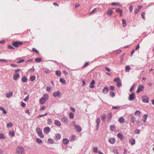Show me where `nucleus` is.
I'll return each mask as SVG.
<instances>
[{
    "mask_svg": "<svg viewBox=\"0 0 154 154\" xmlns=\"http://www.w3.org/2000/svg\"><path fill=\"white\" fill-rule=\"evenodd\" d=\"M76 137V136L75 135L73 134L72 136L71 137V141H74L75 140Z\"/></svg>",
    "mask_w": 154,
    "mask_h": 154,
    "instance_id": "nucleus-37",
    "label": "nucleus"
},
{
    "mask_svg": "<svg viewBox=\"0 0 154 154\" xmlns=\"http://www.w3.org/2000/svg\"><path fill=\"white\" fill-rule=\"evenodd\" d=\"M13 126V124L11 122H10L7 124L6 127L8 128L11 127Z\"/></svg>",
    "mask_w": 154,
    "mask_h": 154,
    "instance_id": "nucleus-34",
    "label": "nucleus"
},
{
    "mask_svg": "<svg viewBox=\"0 0 154 154\" xmlns=\"http://www.w3.org/2000/svg\"><path fill=\"white\" fill-rule=\"evenodd\" d=\"M116 127L113 125H111L110 126V129L111 131H113L115 129Z\"/></svg>",
    "mask_w": 154,
    "mask_h": 154,
    "instance_id": "nucleus-36",
    "label": "nucleus"
},
{
    "mask_svg": "<svg viewBox=\"0 0 154 154\" xmlns=\"http://www.w3.org/2000/svg\"><path fill=\"white\" fill-rule=\"evenodd\" d=\"M142 7L141 6H139L137 7V8H136L135 11V14H137L141 9Z\"/></svg>",
    "mask_w": 154,
    "mask_h": 154,
    "instance_id": "nucleus-11",
    "label": "nucleus"
},
{
    "mask_svg": "<svg viewBox=\"0 0 154 154\" xmlns=\"http://www.w3.org/2000/svg\"><path fill=\"white\" fill-rule=\"evenodd\" d=\"M60 82L63 84H65L66 83V80L63 78H60Z\"/></svg>",
    "mask_w": 154,
    "mask_h": 154,
    "instance_id": "nucleus-30",
    "label": "nucleus"
},
{
    "mask_svg": "<svg viewBox=\"0 0 154 154\" xmlns=\"http://www.w3.org/2000/svg\"><path fill=\"white\" fill-rule=\"evenodd\" d=\"M29 95L28 94L26 97L24 98V101H26L29 99Z\"/></svg>",
    "mask_w": 154,
    "mask_h": 154,
    "instance_id": "nucleus-54",
    "label": "nucleus"
},
{
    "mask_svg": "<svg viewBox=\"0 0 154 154\" xmlns=\"http://www.w3.org/2000/svg\"><path fill=\"white\" fill-rule=\"evenodd\" d=\"M48 141L49 142L51 143H54V141L51 138H49L48 140Z\"/></svg>",
    "mask_w": 154,
    "mask_h": 154,
    "instance_id": "nucleus-44",
    "label": "nucleus"
},
{
    "mask_svg": "<svg viewBox=\"0 0 154 154\" xmlns=\"http://www.w3.org/2000/svg\"><path fill=\"white\" fill-rule=\"evenodd\" d=\"M61 137V135L60 134H56V137L57 140L60 139V138Z\"/></svg>",
    "mask_w": 154,
    "mask_h": 154,
    "instance_id": "nucleus-33",
    "label": "nucleus"
},
{
    "mask_svg": "<svg viewBox=\"0 0 154 154\" xmlns=\"http://www.w3.org/2000/svg\"><path fill=\"white\" fill-rule=\"evenodd\" d=\"M115 82H117V86L118 87H120L122 86V82L119 78H117L114 80Z\"/></svg>",
    "mask_w": 154,
    "mask_h": 154,
    "instance_id": "nucleus-6",
    "label": "nucleus"
},
{
    "mask_svg": "<svg viewBox=\"0 0 154 154\" xmlns=\"http://www.w3.org/2000/svg\"><path fill=\"white\" fill-rule=\"evenodd\" d=\"M72 123L73 124L74 128L76 131L79 132L82 131V128L79 125H76L75 121L72 122Z\"/></svg>",
    "mask_w": 154,
    "mask_h": 154,
    "instance_id": "nucleus-3",
    "label": "nucleus"
},
{
    "mask_svg": "<svg viewBox=\"0 0 154 154\" xmlns=\"http://www.w3.org/2000/svg\"><path fill=\"white\" fill-rule=\"evenodd\" d=\"M110 95L112 96V97H113L115 96V93L111 91L110 92Z\"/></svg>",
    "mask_w": 154,
    "mask_h": 154,
    "instance_id": "nucleus-52",
    "label": "nucleus"
},
{
    "mask_svg": "<svg viewBox=\"0 0 154 154\" xmlns=\"http://www.w3.org/2000/svg\"><path fill=\"white\" fill-rule=\"evenodd\" d=\"M112 114L111 113H109L107 116L108 121L110 120L112 118Z\"/></svg>",
    "mask_w": 154,
    "mask_h": 154,
    "instance_id": "nucleus-25",
    "label": "nucleus"
},
{
    "mask_svg": "<svg viewBox=\"0 0 154 154\" xmlns=\"http://www.w3.org/2000/svg\"><path fill=\"white\" fill-rule=\"evenodd\" d=\"M118 137L121 140H123L124 139V136L123 135L120 133L118 134L117 135Z\"/></svg>",
    "mask_w": 154,
    "mask_h": 154,
    "instance_id": "nucleus-21",
    "label": "nucleus"
},
{
    "mask_svg": "<svg viewBox=\"0 0 154 154\" xmlns=\"http://www.w3.org/2000/svg\"><path fill=\"white\" fill-rule=\"evenodd\" d=\"M69 116L71 119H73L74 117V115L73 113L70 112L69 114Z\"/></svg>",
    "mask_w": 154,
    "mask_h": 154,
    "instance_id": "nucleus-40",
    "label": "nucleus"
},
{
    "mask_svg": "<svg viewBox=\"0 0 154 154\" xmlns=\"http://www.w3.org/2000/svg\"><path fill=\"white\" fill-rule=\"evenodd\" d=\"M54 124L58 126H60L61 125L60 122L58 120H55L54 121Z\"/></svg>",
    "mask_w": 154,
    "mask_h": 154,
    "instance_id": "nucleus-17",
    "label": "nucleus"
},
{
    "mask_svg": "<svg viewBox=\"0 0 154 154\" xmlns=\"http://www.w3.org/2000/svg\"><path fill=\"white\" fill-rule=\"evenodd\" d=\"M144 90V87L143 85H140L139 86L138 89L137 91V93H139L140 92L143 91Z\"/></svg>",
    "mask_w": 154,
    "mask_h": 154,
    "instance_id": "nucleus-7",
    "label": "nucleus"
},
{
    "mask_svg": "<svg viewBox=\"0 0 154 154\" xmlns=\"http://www.w3.org/2000/svg\"><path fill=\"white\" fill-rule=\"evenodd\" d=\"M109 141L111 144H114L116 142V139L114 138H111L109 139Z\"/></svg>",
    "mask_w": 154,
    "mask_h": 154,
    "instance_id": "nucleus-13",
    "label": "nucleus"
},
{
    "mask_svg": "<svg viewBox=\"0 0 154 154\" xmlns=\"http://www.w3.org/2000/svg\"><path fill=\"white\" fill-rule=\"evenodd\" d=\"M140 112L139 111H136L135 112V116L139 115L140 114Z\"/></svg>",
    "mask_w": 154,
    "mask_h": 154,
    "instance_id": "nucleus-48",
    "label": "nucleus"
},
{
    "mask_svg": "<svg viewBox=\"0 0 154 154\" xmlns=\"http://www.w3.org/2000/svg\"><path fill=\"white\" fill-rule=\"evenodd\" d=\"M10 134L13 137H14V133L12 131H10Z\"/></svg>",
    "mask_w": 154,
    "mask_h": 154,
    "instance_id": "nucleus-59",
    "label": "nucleus"
},
{
    "mask_svg": "<svg viewBox=\"0 0 154 154\" xmlns=\"http://www.w3.org/2000/svg\"><path fill=\"white\" fill-rule=\"evenodd\" d=\"M26 112L29 115H30V113L28 109H27L26 110Z\"/></svg>",
    "mask_w": 154,
    "mask_h": 154,
    "instance_id": "nucleus-63",
    "label": "nucleus"
},
{
    "mask_svg": "<svg viewBox=\"0 0 154 154\" xmlns=\"http://www.w3.org/2000/svg\"><path fill=\"white\" fill-rule=\"evenodd\" d=\"M48 123L49 125H51L52 123V121L51 119L50 118H48L47 119Z\"/></svg>",
    "mask_w": 154,
    "mask_h": 154,
    "instance_id": "nucleus-50",
    "label": "nucleus"
},
{
    "mask_svg": "<svg viewBox=\"0 0 154 154\" xmlns=\"http://www.w3.org/2000/svg\"><path fill=\"white\" fill-rule=\"evenodd\" d=\"M136 133V134H138L140 132V130L139 129H136L135 131Z\"/></svg>",
    "mask_w": 154,
    "mask_h": 154,
    "instance_id": "nucleus-60",
    "label": "nucleus"
},
{
    "mask_svg": "<svg viewBox=\"0 0 154 154\" xmlns=\"http://www.w3.org/2000/svg\"><path fill=\"white\" fill-rule=\"evenodd\" d=\"M142 101L144 103H148L149 102V98L146 96H144L142 97Z\"/></svg>",
    "mask_w": 154,
    "mask_h": 154,
    "instance_id": "nucleus-9",
    "label": "nucleus"
},
{
    "mask_svg": "<svg viewBox=\"0 0 154 154\" xmlns=\"http://www.w3.org/2000/svg\"><path fill=\"white\" fill-rule=\"evenodd\" d=\"M61 72L60 71L58 70V71H56V75H57L58 76L60 77L61 76Z\"/></svg>",
    "mask_w": 154,
    "mask_h": 154,
    "instance_id": "nucleus-32",
    "label": "nucleus"
},
{
    "mask_svg": "<svg viewBox=\"0 0 154 154\" xmlns=\"http://www.w3.org/2000/svg\"><path fill=\"white\" fill-rule=\"evenodd\" d=\"M113 12L109 8L108 9L106 14L108 15H112L113 14Z\"/></svg>",
    "mask_w": 154,
    "mask_h": 154,
    "instance_id": "nucleus-19",
    "label": "nucleus"
},
{
    "mask_svg": "<svg viewBox=\"0 0 154 154\" xmlns=\"http://www.w3.org/2000/svg\"><path fill=\"white\" fill-rule=\"evenodd\" d=\"M95 82L94 80H93L92 81L90 84V88H93L94 87V85L95 84Z\"/></svg>",
    "mask_w": 154,
    "mask_h": 154,
    "instance_id": "nucleus-23",
    "label": "nucleus"
},
{
    "mask_svg": "<svg viewBox=\"0 0 154 154\" xmlns=\"http://www.w3.org/2000/svg\"><path fill=\"white\" fill-rule=\"evenodd\" d=\"M96 122L97 123V127L98 128L100 122V119L99 118H98L97 119Z\"/></svg>",
    "mask_w": 154,
    "mask_h": 154,
    "instance_id": "nucleus-27",
    "label": "nucleus"
},
{
    "mask_svg": "<svg viewBox=\"0 0 154 154\" xmlns=\"http://www.w3.org/2000/svg\"><path fill=\"white\" fill-rule=\"evenodd\" d=\"M48 114V113H45V114L44 115H38V116L37 117L38 118H40L41 117H43L44 116H46Z\"/></svg>",
    "mask_w": 154,
    "mask_h": 154,
    "instance_id": "nucleus-43",
    "label": "nucleus"
},
{
    "mask_svg": "<svg viewBox=\"0 0 154 154\" xmlns=\"http://www.w3.org/2000/svg\"><path fill=\"white\" fill-rule=\"evenodd\" d=\"M53 95L54 97L60 96V91H57L53 93Z\"/></svg>",
    "mask_w": 154,
    "mask_h": 154,
    "instance_id": "nucleus-10",
    "label": "nucleus"
},
{
    "mask_svg": "<svg viewBox=\"0 0 154 154\" xmlns=\"http://www.w3.org/2000/svg\"><path fill=\"white\" fill-rule=\"evenodd\" d=\"M108 88L107 87H105L103 89V93L106 94L108 92Z\"/></svg>",
    "mask_w": 154,
    "mask_h": 154,
    "instance_id": "nucleus-20",
    "label": "nucleus"
},
{
    "mask_svg": "<svg viewBox=\"0 0 154 154\" xmlns=\"http://www.w3.org/2000/svg\"><path fill=\"white\" fill-rule=\"evenodd\" d=\"M129 142L131 145H133L135 144L136 141L134 139L131 138L129 140Z\"/></svg>",
    "mask_w": 154,
    "mask_h": 154,
    "instance_id": "nucleus-16",
    "label": "nucleus"
},
{
    "mask_svg": "<svg viewBox=\"0 0 154 154\" xmlns=\"http://www.w3.org/2000/svg\"><path fill=\"white\" fill-rule=\"evenodd\" d=\"M23 44V42H13L12 43V45L16 47H18Z\"/></svg>",
    "mask_w": 154,
    "mask_h": 154,
    "instance_id": "nucleus-5",
    "label": "nucleus"
},
{
    "mask_svg": "<svg viewBox=\"0 0 154 154\" xmlns=\"http://www.w3.org/2000/svg\"><path fill=\"white\" fill-rule=\"evenodd\" d=\"M49 98V95L47 94H45L44 96L42 97L40 99L39 102L41 104H44L46 101Z\"/></svg>",
    "mask_w": 154,
    "mask_h": 154,
    "instance_id": "nucleus-1",
    "label": "nucleus"
},
{
    "mask_svg": "<svg viewBox=\"0 0 154 154\" xmlns=\"http://www.w3.org/2000/svg\"><path fill=\"white\" fill-rule=\"evenodd\" d=\"M0 110L2 111V113L4 114H7V112L2 107H0Z\"/></svg>",
    "mask_w": 154,
    "mask_h": 154,
    "instance_id": "nucleus-26",
    "label": "nucleus"
},
{
    "mask_svg": "<svg viewBox=\"0 0 154 154\" xmlns=\"http://www.w3.org/2000/svg\"><path fill=\"white\" fill-rule=\"evenodd\" d=\"M13 94V92H10L6 94V96L7 97L9 98L12 96Z\"/></svg>",
    "mask_w": 154,
    "mask_h": 154,
    "instance_id": "nucleus-22",
    "label": "nucleus"
},
{
    "mask_svg": "<svg viewBox=\"0 0 154 154\" xmlns=\"http://www.w3.org/2000/svg\"><path fill=\"white\" fill-rule=\"evenodd\" d=\"M45 106H41L40 108V110L41 111L43 110H44L45 109Z\"/></svg>",
    "mask_w": 154,
    "mask_h": 154,
    "instance_id": "nucleus-56",
    "label": "nucleus"
},
{
    "mask_svg": "<svg viewBox=\"0 0 154 154\" xmlns=\"http://www.w3.org/2000/svg\"><path fill=\"white\" fill-rule=\"evenodd\" d=\"M125 69L126 70L129 72V70L131 69V67L128 66H127L125 67Z\"/></svg>",
    "mask_w": 154,
    "mask_h": 154,
    "instance_id": "nucleus-47",
    "label": "nucleus"
},
{
    "mask_svg": "<svg viewBox=\"0 0 154 154\" xmlns=\"http://www.w3.org/2000/svg\"><path fill=\"white\" fill-rule=\"evenodd\" d=\"M20 76V74L19 73H16L13 75V79L15 81H17Z\"/></svg>",
    "mask_w": 154,
    "mask_h": 154,
    "instance_id": "nucleus-8",
    "label": "nucleus"
},
{
    "mask_svg": "<svg viewBox=\"0 0 154 154\" xmlns=\"http://www.w3.org/2000/svg\"><path fill=\"white\" fill-rule=\"evenodd\" d=\"M134 94L135 93H132L129 96V100H132L134 99Z\"/></svg>",
    "mask_w": 154,
    "mask_h": 154,
    "instance_id": "nucleus-15",
    "label": "nucleus"
},
{
    "mask_svg": "<svg viewBox=\"0 0 154 154\" xmlns=\"http://www.w3.org/2000/svg\"><path fill=\"white\" fill-rule=\"evenodd\" d=\"M21 79L22 82H26L27 81V79L25 76H23Z\"/></svg>",
    "mask_w": 154,
    "mask_h": 154,
    "instance_id": "nucleus-28",
    "label": "nucleus"
},
{
    "mask_svg": "<svg viewBox=\"0 0 154 154\" xmlns=\"http://www.w3.org/2000/svg\"><path fill=\"white\" fill-rule=\"evenodd\" d=\"M110 89L111 90H114V87L112 85L110 87Z\"/></svg>",
    "mask_w": 154,
    "mask_h": 154,
    "instance_id": "nucleus-62",
    "label": "nucleus"
},
{
    "mask_svg": "<svg viewBox=\"0 0 154 154\" xmlns=\"http://www.w3.org/2000/svg\"><path fill=\"white\" fill-rule=\"evenodd\" d=\"M119 122L122 123L125 122V119L122 117H121L119 119Z\"/></svg>",
    "mask_w": 154,
    "mask_h": 154,
    "instance_id": "nucleus-24",
    "label": "nucleus"
},
{
    "mask_svg": "<svg viewBox=\"0 0 154 154\" xmlns=\"http://www.w3.org/2000/svg\"><path fill=\"white\" fill-rule=\"evenodd\" d=\"M120 108V107L119 106H113L112 107V109H119Z\"/></svg>",
    "mask_w": 154,
    "mask_h": 154,
    "instance_id": "nucleus-57",
    "label": "nucleus"
},
{
    "mask_svg": "<svg viewBox=\"0 0 154 154\" xmlns=\"http://www.w3.org/2000/svg\"><path fill=\"white\" fill-rule=\"evenodd\" d=\"M97 9L96 8H94V9H93L92 11L91 12V13L90 14V15H91L92 14H93L95 12H96L97 11Z\"/></svg>",
    "mask_w": 154,
    "mask_h": 154,
    "instance_id": "nucleus-45",
    "label": "nucleus"
},
{
    "mask_svg": "<svg viewBox=\"0 0 154 154\" xmlns=\"http://www.w3.org/2000/svg\"><path fill=\"white\" fill-rule=\"evenodd\" d=\"M1 61H2L4 63H6L7 62L8 60L4 59H0V62Z\"/></svg>",
    "mask_w": 154,
    "mask_h": 154,
    "instance_id": "nucleus-55",
    "label": "nucleus"
},
{
    "mask_svg": "<svg viewBox=\"0 0 154 154\" xmlns=\"http://www.w3.org/2000/svg\"><path fill=\"white\" fill-rule=\"evenodd\" d=\"M50 131V128L49 127H45L44 129V132L48 133Z\"/></svg>",
    "mask_w": 154,
    "mask_h": 154,
    "instance_id": "nucleus-12",
    "label": "nucleus"
},
{
    "mask_svg": "<svg viewBox=\"0 0 154 154\" xmlns=\"http://www.w3.org/2000/svg\"><path fill=\"white\" fill-rule=\"evenodd\" d=\"M10 66H12L14 67H17V66L16 65V64H10Z\"/></svg>",
    "mask_w": 154,
    "mask_h": 154,
    "instance_id": "nucleus-58",
    "label": "nucleus"
},
{
    "mask_svg": "<svg viewBox=\"0 0 154 154\" xmlns=\"http://www.w3.org/2000/svg\"><path fill=\"white\" fill-rule=\"evenodd\" d=\"M46 89L47 91H50V90L51 89V88L50 87H47L46 88Z\"/></svg>",
    "mask_w": 154,
    "mask_h": 154,
    "instance_id": "nucleus-64",
    "label": "nucleus"
},
{
    "mask_svg": "<svg viewBox=\"0 0 154 154\" xmlns=\"http://www.w3.org/2000/svg\"><path fill=\"white\" fill-rule=\"evenodd\" d=\"M116 12L118 13H120L122 12V11L119 8L116 9Z\"/></svg>",
    "mask_w": 154,
    "mask_h": 154,
    "instance_id": "nucleus-51",
    "label": "nucleus"
},
{
    "mask_svg": "<svg viewBox=\"0 0 154 154\" xmlns=\"http://www.w3.org/2000/svg\"><path fill=\"white\" fill-rule=\"evenodd\" d=\"M36 141L39 144L42 143V140L38 138L36 139Z\"/></svg>",
    "mask_w": 154,
    "mask_h": 154,
    "instance_id": "nucleus-35",
    "label": "nucleus"
},
{
    "mask_svg": "<svg viewBox=\"0 0 154 154\" xmlns=\"http://www.w3.org/2000/svg\"><path fill=\"white\" fill-rule=\"evenodd\" d=\"M36 130L37 133L41 138H42L44 137V135L42 133V130L40 128H37Z\"/></svg>",
    "mask_w": 154,
    "mask_h": 154,
    "instance_id": "nucleus-4",
    "label": "nucleus"
},
{
    "mask_svg": "<svg viewBox=\"0 0 154 154\" xmlns=\"http://www.w3.org/2000/svg\"><path fill=\"white\" fill-rule=\"evenodd\" d=\"M133 6H132L131 5L129 7V9L130 11L131 12H132L133 10Z\"/></svg>",
    "mask_w": 154,
    "mask_h": 154,
    "instance_id": "nucleus-53",
    "label": "nucleus"
},
{
    "mask_svg": "<svg viewBox=\"0 0 154 154\" xmlns=\"http://www.w3.org/2000/svg\"><path fill=\"white\" fill-rule=\"evenodd\" d=\"M69 142V140L66 138H64L63 140V143L64 144H68Z\"/></svg>",
    "mask_w": 154,
    "mask_h": 154,
    "instance_id": "nucleus-18",
    "label": "nucleus"
},
{
    "mask_svg": "<svg viewBox=\"0 0 154 154\" xmlns=\"http://www.w3.org/2000/svg\"><path fill=\"white\" fill-rule=\"evenodd\" d=\"M5 138V137L3 134L2 133H0V139H4Z\"/></svg>",
    "mask_w": 154,
    "mask_h": 154,
    "instance_id": "nucleus-41",
    "label": "nucleus"
},
{
    "mask_svg": "<svg viewBox=\"0 0 154 154\" xmlns=\"http://www.w3.org/2000/svg\"><path fill=\"white\" fill-rule=\"evenodd\" d=\"M111 151L114 153L116 154H119L118 151L116 149H112Z\"/></svg>",
    "mask_w": 154,
    "mask_h": 154,
    "instance_id": "nucleus-31",
    "label": "nucleus"
},
{
    "mask_svg": "<svg viewBox=\"0 0 154 154\" xmlns=\"http://www.w3.org/2000/svg\"><path fill=\"white\" fill-rule=\"evenodd\" d=\"M148 117V115L146 114H145L143 116V117L144 118V119L143 120L144 122H145L146 121L147 118Z\"/></svg>",
    "mask_w": 154,
    "mask_h": 154,
    "instance_id": "nucleus-49",
    "label": "nucleus"
},
{
    "mask_svg": "<svg viewBox=\"0 0 154 154\" xmlns=\"http://www.w3.org/2000/svg\"><path fill=\"white\" fill-rule=\"evenodd\" d=\"M122 25L123 27H125L126 26V20L124 19H122Z\"/></svg>",
    "mask_w": 154,
    "mask_h": 154,
    "instance_id": "nucleus-29",
    "label": "nucleus"
},
{
    "mask_svg": "<svg viewBox=\"0 0 154 154\" xmlns=\"http://www.w3.org/2000/svg\"><path fill=\"white\" fill-rule=\"evenodd\" d=\"M106 118V115L103 114L102 116L101 119L103 122L105 121V119Z\"/></svg>",
    "mask_w": 154,
    "mask_h": 154,
    "instance_id": "nucleus-42",
    "label": "nucleus"
},
{
    "mask_svg": "<svg viewBox=\"0 0 154 154\" xmlns=\"http://www.w3.org/2000/svg\"><path fill=\"white\" fill-rule=\"evenodd\" d=\"M93 152L95 153H97L98 152V149L97 147L93 148Z\"/></svg>",
    "mask_w": 154,
    "mask_h": 154,
    "instance_id": "nucleus-46",
    "label": "nucleus"
},
{
    "mask_svg": "<svg viewBox=\"0 0 154 154\" xmlns=\"http://www.w3.org/2000/svg\"><path fill=\"white\" fill-rule=\"evenodd\" d=\"M16 152L18 154H24V149L22 146H18L16 148Z\"/></svg>",
    "mask_w": 154,
    "mask_h": 154,
    "instance_id": "nucleus-2",
    "label": "nucleus"
},
{
    "mask_svg": "<svg viewBox=\"0 0 154 154\" xmlns=\"http://www.w3.org/2000/svg\"><path fill=\"white\" fill-rule=\"evenodd\" d=\"M35 79H36L35 77V76H31L30 78V80L32 81H34V80H35Z\"/></svg>",
    "mask_w": 154,
    "mask_h": 154,
    "instance_id": "nucleus-39",
    "label": "nucleus"
},
{
    "mask_svg": "<svg viewBox=\"0 0 154 154\" xmlns=\"http://www.w3.org/2000/svg\"><path fill=\"white\" fill-rule=\"evenodd\" d=\"M8 48L10 49H14V48L12 46L9 45L8 46Z\"/></svg>",
    "mask_w": 154,
    "mask_h": 154,
    "instance_id": "nucleus-61",
    "label": "nucleus"
},
{
    "mask_svg": "<svg viewBox=\"0 0 154 154\" xmlns=\"http://www.w3.org/2000/svg\"><path fill=\"white\" fill-rule=\"evenodd\" d=\"M61 120L64 123L67 124L68 122V119L66 117H63Z\"/></svg>",
    "mask_w": 154,
    "mask_h": 154,
    "instance_id": "nucleus-14",
    "label": "nucleus"
},
{
    "mask_svg": "<svg viewBox=\"0 0 154 154\" xmlns=\"http://www.w3.org/2000/svg\"><path fill=\"white\" fill-rule=\"evenodd\" d=\"M35 61L36 62L40 63L41 61V59L39 58H37L35 59Z\"/></svg>",
    "mask_w": 154,
    "mask_h": 154,
    "instance_id": "nucleus-38",
    "label": "nucleus"
}]
</instances>
